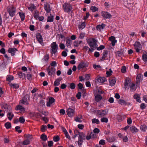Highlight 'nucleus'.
Returning <instances> with one entry per match:
<instances>
[{
  "mask_svg": "<svg viewBox=\"0 0 147 147\" xmlns=\"http://www.w3.org/2000/svg\"><path fill=\"white\" fill-rule=\"evenodd\" d=\"M87 42L91 48H94L96 49L98 47L97 41L94 38L87 39Z\"/></svg>",
  "mask_w": 147,
  "mask_h": 147,
  "instance_id": "1",
  "label": "nucleus"
},
{
  "mask_svg": "<svg viewBox=\"0 0 147 147\" xmlns=\"http://www.w3.org/2000/svg\"><path fill=\"white\" fill-rule=\"evenodd\" d=\"M63 8L64 11L67 13L69 12L73 9L72 5L70 3H67L63 4Z\"/></svg>",
  "mask_w": 147,
  "mask_h": 147,
  "instance_id": "2",
  "label": "nucleus"
},
{
  "mask_svg": "<svg viewBox=\"0 0 147 147\" xmlns=\"http://www.w3.org/2000/svg\"><path fill=\"white\" fill-rule=\"evenodd\" d=\"M78 133L79 136L78 140V144L79 146H80L82 145L83 142V140H85V136L83 133L77 132Z\"/></svg>",
  "mask_w": 147,
  "mask_h": 147,
  "instance_id": "3",
  "label": "nucleus"
},
{
  "mask_svg": "<svg viewBox=\"0 0 147 147\" xmlns=\"http://www.w3.org/2000/svg\"><path fill=\"white\" fill-rule=\"evenodd\" d=\"M51 48L52 51L51 53L52 54H55L57 52L58 48L57 45L56 44V42H53L51 44Z\"/></svg>",
  "mask_w": 147,
  "mask_h": 147,
  "instance_id": "4",
  "label": "nucleus"
},
{
  "mask_svg": "<svg viewBox=\"0 0 147 147\" xmlns=\"http://www.w3.org/2000/svg\"><path fill=\"white\" fill-rule=\"evenodd\" d=\"M7 11L9 16L12 17L15 15L16 13V9L13 6H10L7 9Z\"/></svg>",
  "mask_w": 147,
  "mask_h": 147,
  "instance_id": "5",
  "label": "nucleus"
},
{
  "mask_svg": "<svg viewBox=\"0 0 147 147\" xmlns=\"http://www.w3.org/2000/svg\"><path fill=\"white\" fill-rule=\"evenodd\" d=\"M48 74L49 76L53 75L55 74V68L54 67H49L47 69Z\"/></svg>",
  "mask_w": 147,
  "mask_h": 147,
  "instance_id": "6",
  "label": "nucleus"
},
{
  "mask_svg": "<svg viewBox=\"0 0 147 147\" xmlns=\"http://www.w3.org/2000/svg\"><path fill=\"white\" fill-rule=\"evenodd\" d=\"M97 114L100 116V117H102L106 115L108 113L107 111L106 110H98L97 111Z\"/></svg>",
  "mask_w": 147,
  "mask_h": 147,
  "instance_id": "7",
  "label": "nucleus"
},
{
  "mask_svg": "<svg viewBox=\"0 0 147 147\" xmlns=\"http://www.w3.org/2000/svg\"><path fill=\"white\" fill-rule=\"evenodd\" d=\"M101 14L103 17L106 19H110L112 17V15L108 12L102 11L101 12Z\"/></svg>",
  "mask_w": 147,
  "mask_h": 147,
  "instance_id": "8",
  "label": "nucleus"
},
{
  "mask_svg": "<svg viewBox=\"0 0 147 147\" xmlns=\"http://www.w3.org/2000/svg\"><path fill=\"white\" fill-rule=\"evenodd\" d=\"M68 116L69 117H72L74 115V110L69 108L66 111Z\"/></svg>",
  "mask_w": 147,
  "mask_h": 147,
  "instance_id": "9",
  "label": "nucleus"
},
{
  "mask_svg": "<svg viewBox=\"0 0 147 147\" xmlns=\"http://www.w3.org/2000/svg\"><path fill=\"white\" fill-rule=\"evenodd\" d=\"M36 37L42 46L44 45L43 42V39L41 35L39 33H37L36 34Z\"/></svg>",
  "mask_w": 147,
  "mask_h": 147,
  "instance_id": "10",
  "label": "nucleus"
},
{
  "mask_svg": "<svg viewBox=\"0 0 147 147\" xmlns=\"http://www.w3.org/2000/svg\"><path fill=\"white\" fill-rule=\"evenodd\" d=\"M29 96L28 95H26L21 100V103L23 104L28 105V102L29 100Z\"/></svg>",
  "mask_w": 147,
  "mask_h": 147,
  "instance_id": "11",
  "label": "nucleus"
},
{
  "mask_svg": "<svg viewBox=\"0 0 147 147\" xmlns=\"http://www.w3.org/2000/svg\"><path fill=\"white\" fill-rule=\"evenodd\" d=\"M135 49L136 52H139L140 48L141 47V45L140 43L138 42H136L134 44Z\"/></svg>",
  "mask_w": 147,
  "mask_h": 147,
  "instance_id": "12",
  "label": "nucleus"
},
{
  "mask_svg": "<svg viewBox=\"0 0 147 147\" xmlns=\"http://www.w3.org/2000/svg\"><path fill=\"white\" fill-rule=\"evenodd\" d=\"M2 107L3 109H5V111H8L11 110V108L9 105H8L6 103H4L2 105Z\"/></svg>",
  "mask_w": 147,
  "mask_h": 147,
  "instance_id": "13",
  "label": "nucleus"
},
{
  "mask_svg": "<svg viewBox=\"0 0 147 147\" xmlns=\"http://www.w3.org/2000/svg\"><path fill=\"white\" fill-rule=\"evenodd\" d=\"M17 51V49L15 48H10L8 50V52L11 53L12 56L14 55L16 52Z\"/></svg>",
  "mask_w": 147,
  "mask_h": 147,
  "instance_id": "14",
  "label": "nucleus"
},
{
  "mask_svg": "<svg viewBox=\"0 0 147 147\" xmlns=\"http://www.w3.org/2000/svg\"><path fill=\"white\" fill-rule=\"evenodd\" d=\"M44 9L47 13L50 12L51 9L50 5L48 3H46L44 4Z\"/></svg>",
  "mask_w": 147,
  "mask_h": 147,
  "instance_id": "15",
  "label": "nucleus"
},
{
  "mask_svg": "<svg viewBox=\"0 0 147 147\" xmlns=\"http://www.w3.org/2000/svg\"><path fill=\"white\" fill-rule=\"evenodd\" d=\"M87 67L86 64L84 62H80L78 66L77 69L78 70H80L81 69L86 67Z\"/></svg>",
  "mask_w": 147,
  "mask_h": 147,
  "instance_id": "16",
  "label": "nucleus"
},
{
  "mask_svg": "<svg viewBox=\"0 0 147 147\" xmlns=\"http://www.w3.org/2000/svg\"><path fill=\"white\" fill-rule=\"evenodd\" d=\"M131 84V80H128L127 79H126L125 81V83L124 84V86L125 89L127 88L128 86H130Z\"/></svg>",
  "mask_w": 147,
  "mask_h": 147,
  "instance_id": "17",
  "label": "nucleus"
},
{
  "mask_svg": "<svg viewBox=\"0 0 147 147\" xmlns=\"http://www.w3.org/2000/svg\"><path fill=\"white\" fill-rule=\"evenodd\" d=\"M97 82L99 83H103L107 81L106 78L103 77L98 78L97 79Z\"/></svg>",
  "mask_w": 147,
  "mask_h": 147,
  "instance_id": "18",
  "label": "nucleus"
},
{
  "mask_svg": "<svg viewBox=\"0 0 147 147\" xmlns=\"http://www.w3.org/2000/svg\"><path fill=\"white\" fill-rule=\"evenodd\" d=\"M62 80L61 78L59 77L55 80L54 82V85L56 86H58L60 84V82Z\"/></svg>",
  "mask_w": 147,
  "mask_h": 147,
  "instance_id": "19",
  "label": "nucleus"
},
{
  "mask_svg": "<svg viewBox=\"0 0 147 147\" xmlns=\"http://www.w3.org/2000/svg\"><path fill=\"white\" fill-rule=\"evenodd\" d=\"M116 81V78H115L110 79L109 81L110 85L111 86H113L115 84Z\"/></svg>",
  "mask_w": 147,
  "mask_h": 147,
  "instance_id": "20",
  "label": "nucleus"
},
{
  "mask_svg": "<svg viewBox=\"0 0 147 147\" xmlns=\"http://www.w3.org/2000/svg\"><path fill=\"white\" fill-rule=\"evenodd\" d=\"M105 26V25L102 24L101 25H98L96 27V28L97 30L100 31L101 30L103 29Z\"/></svg>",
  "mask_w": 147,
  "mask_h": 147,
  "instance_id": "21",
  "label": "nucleus"
},
{
  "mask_svg": "<svg viewBox=\"0 0 147 147\" xmlns=\"http://www.w3.org/2000/svg\"><path fill=\"white\" fill-rule=\"evenodd\" d=\"M16 109L17 110H19L21 112H24L25 111V108L21 105H20L17 106Z\"/></svg>",
  "mask_w": 147,
  "mask_h": 147,
  "instance_id": "22",
  "label": "nucleus"
},
{
  "mask_svg": "<svg viewBox=\"0 0 147 147\" xmlns=\"http://www.w3.org/2000/svg\"><path fill=\"white\" fill-rule=\"evenodd\" d=\"M102 97L99 94H97L95 96V100L96 102H98L100 101L102 99Z\"/></svg>",
  "mask_w": 147,
  "mask_h": 147,
  "instance_id": "23",
  "label": "nucleus"
},
{
  "mask_svg": "<svg viewBox=\"0 0 147 147\" xmlns=\"http://www.w3.org/2000/svg\"><path fill=\"white\" fill-rule=\"evenodd\" d=\"M130 129L132 133L134 134L136 133L138 131V129L134 126L130 127Z\"/></svg>",
  "mask_w": 147,
  "mask_h": 147,
  "instance_id": "24",
  "label": "nucleus"
},
{
  "mask_svg": "<svg viewBox=\"0 0 147 147\" xmlns=\"http://www.w3.org/2000/svg\"><path fill=\"white\" fill-rule=\"evenodd\" d=\"M118 102L119 104H121L122 105H126L127 104H129V103L126 102L123 99H120L118 101Z\"/></svg>",
  "mask_w": 147,
  "mask_h": 147,
  "instance_id": "25",
  "label": "nucleus"
},
{
  "mask_svg": "<svg viewBox=\"0 0 147 147\" xmlns=\"http://www.w3.org/2000/svg\"><path fill=\"white\" fill-rule=\"evenodd\" d=\"M142 58L144 61L147 62V52H145V54L142 55Z\"/></svg>",
  "mask_w": 147,
  "mask_h": 147,
  "instance_id": "26",
  "label": "nucleus"
},
{
  "mask_svg": "<svg viewBox=\"0 0 147 147\" xmlns=\"http://www.w3.org/2000/svg\"><path fill=\"white\" fill-rule=\"evenodd\" d=\"M39 15V11L37 10H35L34 15V17L35 19L36 20H37Z\"/></svg>",
  "mask_w": 147,
  "mask_h": 147,
  "instance_id": "27",
  "label": "nucleus"
},
{
  "mask_svg": "<svg viewBox=\"0 0 147 147\" xmlns=\"http://www.w3.org/2000/svg\"><path fill=\"white\" fill-rule=\"evenodd\" d=\"M49 55L48 54H47L42 59V61L43 62H44L45 61L47 62L49 60Z\"/></svg>",
  "mask_w": 147,
  "mask_h": 147,
  "instance_id": "28",
  "label": "nucleus"
},
{
  "mask_svg": "<svg viewBox=\"0 0 147 147\" xmlns=\"http://www.w3.org/2000/svg\"><path fill=\"white\" fill-rule=\"evenodd\" d=\"M10 86L11 87L15 88V89H18L19 87V85L18 84H9Z\"/></svg>",
  "mask_w": 147,
  "mask_h": 147,
  "instance_id": "29",
  "label": "nucleus"
},
{
  "mask_svg": "<svg viewBox=\"0 0 147 147\" xmlns=\"http://www.w3.org/2000/svg\"><path fill=\"white\" fill-rule=\"evenodd\" d=\"M142 77L143 76L142 75L141 76L140 74L138 75L136 77L137 82V83L140 82Z\"/></svg>",
  "mask_w": 147,
  "mask_h": 147,
  "instance_id": "30",
  "label": "nucleus"
},
{
  "mask_svg": "<svg viewBox=\"0 0 147 147\" xmlns=\"http://www.w3.org/2000/svg\"><path fill=\"white\" fill-rule=\"evenodd\" d=\"M134 97L137 102H140V97L139 95L136 94L134 95Z\"/></svg>",
  "mask_w": 147,
  "mask_h": 147,
  "instance_id": "31",
  "label": "nucleus"
},
{
  "mask_svg": "<svg viewBox=\"0 0 147 147\" xmlns=\"http://www.w3.org/2000/svg\"><path fill=\"white\" fill-rule=\"evenodd\" d=\"M13 76L11 75L8 76L7 77L6 80L7 81L10 82L13 80Z\"/></svg>",
  "mask_w": 147,
  "mask_h": 147,
  "instance_id": "32",
  "label": "nucleus"
},
{
  "mask_svg": "<svg viewBox=\"0 0 147 147\" xmlns=\"http://www.w3.org/2000/svg\"><path fill=\"white\" fill-rule=\"evenodd\" d=\"M130 90L131 91L135 90L136 89V88L135 87V84H131L130 85Z\"/></svg>",
  "mask_w": 147,
  "mask_h": 147,
  "instance_id": "33",
  "label": "nucleus"
},
{
  "mask_svg": "<svg viewBox=\"0 0 147 147\" xmlns=\"http://www.w3.org/2000/svg\"><path fill=\"white\" fill-rule=\"evenodd\" d=\"M54 17L53 16H51V14H50V16H48L47 21L48 22H52L53 21Z\"/></svg>",
  "mask_w": 147,
  "mask_h": 147,
  "instance_id": "34",
  "label": "nucleus"
},
{
  "mask_svg": "<svg viewBox=\"0 0 147 147\" xmlns=\"http://www.w3.org/2000/svg\"><path fill=\"white\" fill-rule=\"evenodd\" d=\"M41 139L43 141H45L47 140V136L44 134H42L40 136Z\"/></svg>",
  "mask_w": 147,
  "mask_h": 147,
  "instance_id": "35",
  "label": "nucleus"
},
{
  "mask_svg": "<svg viewBox=\"0 0 147 147\" xmlns=\"http://www.w3.org/2000/svg\"><path fill=\"white\" fill-rule=\"evenodd\" d=\"M146 126L145 125H143L140 126V130L143 131H145L146 129Z\"/></svg>",
  "mask_w": 147,
  "mask_h": 147,
  "instance_id": "36",
  "label": "nucleus"
},
{
  "mask_svg": "<svg viewBox=\"0 0 147 147\" xmlns=\"http://www.w3.org/2000/svg\"><path fill=\"white\" fill-rule=\"evenodd\" d=\"M5 127L7 129L10 128L11 127V124L9 122H7L5 124Z\"/></svg>",
  "mask_w": 147,
  "mask_h": 147,
  "instance_id": "37",
  "label": "nucleus"
},
{
  "mask_svg": "<svg viewBox=\"0 0 147 147\" xmlns=\"http://www.w3.org/2000/svg\"><path fill=\"white\" fill-rule=\"evenodd\" d=\"M85 22H84L81 23L80 25H79L78 28L80 29H82L85 27Z\"/></svg>",
  "mask_w": 147,
  "mask_h": 147,
  "instance_id": "38",
  "label": "nucleus"
},
{
  "mask_svg": "<svg viewBox=\"0 0 147 147\" xmlns=\"http://www.w3.org/2000/svg\"><path fill=\"white\" fill-rule=\"evenodd\" d=\"M7 61L5 62L4 61L0 65V67H2L3 68H6V65H7Z\"/></svg>",
  "mask_w": 147,
  "mask_h": 147,
  "instance_id": "39",
  "label": "nucleus"
},
{
  "mask_svg": "<svg viewBox=\"0 0 147 147\" xmlns=\"http://www.w3.org/2000/svg\"><path fill=\"white\" fill-rule=\"evenodd\" d=\"M36 8V7L34 4H31L30 7H28V9L31 11H32Z\"/></svg>",
  "mask_w": 147,
  "mask_h": 147,
  "instance_id": "40",
  "label": "nucleus"
},
{
  "mask_svg": "<svg viewBox=\"0 0 147 147\" xmlns=\"http://www.w3.org/2000/svg\"><path fill=\"white\" fill-rule=\"evenodd\" d=\"M90 9L93 12H94L98 10V8L95 6H92L90 8Z\"/></svg>",
  "mask_w": 147,
  "mask_h": 147,
  "instance_id": "41",
  "label": "nucleus"
},
{
  "mask_svg": "<svg viewBox=\"0 0 147 147\" xmlns=\"http://www.w3.org/2000/svg\"><path fill=\"white\" fill-rule=\"evenodd\" d=\"M92 122L93 123H96L97 124H98L99 123V120L96 118H94L92 120Z\"/></svg>",
  "mask_w": 147,
  "mask_h": 147,
  "instance_id": "42",
  "label": "nucleus"
},
{
  "mask_svg": "<svg viewBox=\"0 0 147 147\" xmlns=\"http://www.w3.org/2000/svg\"><path fill=\"white\" fill-rule=\"evenodd\" d=\"M19 121L22 123H23L24 122L25 120L24 118L23 117L21 116L19 117Z\"/></svg>",
  "mask_w": 147,
  "mask_h": 147,
  "instance_id": "43",
  "label": "nucleus"
},
{
  "mask_svg": "<svg viewBox=\"0 0 147 147\" xmlns=\"http://www.w3.org/2000/svg\"><path fill=\"white\" fill-rule=\"evenodd\" d=\"M19 14L22 21H23L25 19V15L23 13H19Z\"/></svg>",
  "mask_w": 147,
  "mask_h": 147,
  "instance_id": "44",
  "label": "nucleus"
},
{
  "mask_svg": "<svg viewBox=\"0 0 147 147\" xmlns=\"http://www.w3.org/2000/svg\"><path fill=\"white\" fill-rule=\"evenodd\" d=\"M47 128V126L46 125H42L41 126V130L42 132L45 131Z\"/></svg>",
  "mask_w": 147,
  "mask_h": 147,
  "instance_id": "45",
  "label": "nucleus"
},
{
  "mask_svg": "<svg viewBox=\"0 0 147 147\" xmlns=\"http://www.w3.org/2000/svg\"><path fill=\"white\" fill-rule=\"evenodd\" d=\"M30 144V141L28 139H26L22 142V144L24 145H28Z\"/></svg>",
  "mask_w": 147,
  "mask_h": 147,
  "instance_id": "46",
  "label": "nucleus"
},
{
  "mask_svg": "<svg viewBox=\"0 0 147 147\" xmlns=\"http://www.w3.org/2000/svg\"><path fill=\"white\" fill-rule=\"evenodd\" d=\"M7 115L9 116L8 118L9 120H11L14 116V115L13 114H11V112L8 113Z\"/></svg>",
  "mask_w": 147,
  "mask_h": 147,
  "instance_id": "47",
  "label": "nucleus"
},
{
  "mask_svg": "<svg viewBox=\"0 0 147 147\" xmlns=\"http://www.w3.org/2000/svg\"><path fill=\"white\" fill-rule=\"evenodd\" d=\"M60 138L59 136H54L53 137V140L56 142L58 141L59 140Z\"/></svg>",
  "mask_w": 147,
  "mask_h": 147,
  "instance_id": "48",
  "label": "nucleus"
},
{
  "mask_svg": "<svg viewBox=\"0 0 147 147\" xmlns=\"http://www.w3.org/2000/svg\"><path fill=\"white\" fill-rule=\"evenodd\" d=\"M76 87V84L75 83H72L70 84L69 87L72 89H74Z\"/></svg>",
  "mask_w": 147,
  "mask_h": 147,
  "instance_id": "49",
  "label": "nucleus"
},
{
  "mask_svg": "<svg viewBox=\"0 0 147 147\" xmlns=\"http://www.w3.org/2000/svg\"><path fill=\"white\" fill-rule=\"evenodd\" d=\"M108 121V119L106 117H103L101 120V121L102 122L107 123Z\"/></svg>",
  "mask_w": 147,
  "mask_h": 147,
  "instance_id": "50",
  "label": "nucleus"
},
{
  "mask_svg": "<svg viewBox=\"0 0 147 147\" xmlns=\"http://www.w3.org/2000/svg\"><path fill=\"white\" fill-rule=\"evenodd\" d=\"M66 44L68 45H69L71 44V41L70 39H67L66 40Z\"/></svg>",
  "mask_w": 147,
  "mask_h": 147,
  "instance_id": "51",
  "label": "nucleus"
},
{
  "mask_svg": "<svg viewBox=\"0 0 147 147\" xmlns=\"http://www.w3.org/2000/svg\"><path fill=\"white\" fill-rule=\"evenodd\" d=\"M49 101L51 104H53L55 102V99L53 97H51L49 98Z\"/></svg>",
  "mask_w": 147,
  "mask_h": 147,
  "instance_id": "52",
  "label": "nucleus"
},
{
  "mask_svg": "<svg viewBox=\"0 0 147 147\" xmlns=\"http://www.w3.org/2000/svg\"><path fill=\"white\" fill-rule=\"evenodd\" d=\"M93 68L95 69H97L98 68H101V67L99 65H96L95 64H93Z\"/></svg>",
  "mask_w": 147,
  "mask_h": 147,
  "instance_id": "53",
  "label": "nucleus"
},
{
  "mask_svg": "<svg viewBox=\"0 0 147 147\" xmlns=\"http://www.w3.org/2000/svg\"><path fill=\"white\" fill-rule=\"evenodd\" d=\"M108 53V52L107 50L104 51L102 53V56L104 57L105 58H106L107 55Z\"/></svg>",
  "mask_w": 147,
  "mask_h": 147,
  "instance_id": "54",
  "label": "nucleus"
},
{
  "mask_svg": "<svg viewBox=\"0 0 147 147\" xmlns=\"http://www.w3.org/2000/svg\"><path fill=\"white\" fill-rule=\"evenodd\" d=\"M105 48V47L103 45H100L99 47H97V48L96 49H97L98 50H100L104 49Z\"/></svg>",
  "mask_w": 147,
  "mask_h": 147,
  "instance_id": "55",
  "label": "nucleus"
},
{
  "mask_svg": "<svg viewBox=\"0 0 147 147\" xmlns=\"http://www.w3.org/2000/svg\"><path fill=\"white\" fill-rule=\"evenodd\" d=\"M109 71H107L106 74L108 76H110L112 74V71L111 70V69H109Z\"/></svg>",
  "mask_w": 147,
  "mask_h": 147,
  "instance_id": "56",
  "label": "nucleus"
},
{
  "mask_svg": "<svg viewBox=\"0 0 147 147\" xmlns=\"http://www.w3.org/2000/svg\"><path fill=\"white\" fill-rule=\"evenodd\" d=\"M78 86L79 89L82 90V89L83 88V85L81 83H79L78 84Z\"/></svg>",
  "mask_w": 147,
  "mask_h": 147,
  "instance_id": "57",
  "label": "nucleus"
},
{
  "mask_svg": "<svg viewBox=\"0 0 147 147\" xmlns=\"http://www.w3.org/2000/svg\"><path fill=\"white\" fill-rule=\"evenodd\" d=\"M81 96V92H78L76 95V97L78 99L80 98Z\"/></svg>",
  "mask_w": 147,
  "mask_h": 147,
  "instance_id": "58",
  "label": "nucleus"
},
{
  "mask_svg": "<svg viewBox=\"0 0 147 147\" xmlns=\"http://www.w3.org/2000/svg\"><path fill=\"white\" fill-rule=\"evenodd\" d=\"M65 46L62 43L60 44L59 45V47L61 49H64L65 48Z\"/></svg>",
  "mask_w": 147,
  "mask_h": 147,
  "instance_id": "59",
  "label": "nucleus"
},
{
  "mask_svg": "<svg viewBox=\"0 0 147 147\" xmlns=\"http://www.w3.org/2000/svg\"><path fill=\"white\" fill-rule=\"evenodd\" d=\"M99 132V129L97 128H95L93 130V132L95 133H98Z\"/></svg>",
  "mask_w": 147,
  "mask_h": 147,
  "instance_id": "60",
  "label": "nucleus"
},
{
  "mask_svg": "<svg viewBox=\"0 0 147 147\" xmlns=\"http://www.w3.org/2000/svg\"><path fill=\"white\" fill-rule=\"evenodd\" d=\"M48 146L49 147H51L53 144V142L52 141H49L48 142Z\"/></svg>",
  "mask_w": 147,
  "mask_h": 147,
  "instance_id": "61",
  "label": "nucleus"
},
{
  "mask_svg": "<svg viewBox=\"0 0 147 147\" xmlns=\"http://www.w3.org/2000/svg\"><path fill=\"white\" fill-rule=\"evenodd\" d=\"M31 77L32 75L31 74H28L26 76V77L27 78V79L29 80H31Z\"/></svg>",
  "mask_w": 147,
  "mask_h": 147,
  "instance_id": "62",
  "label": "nucleus"
},
{
  "mask_svg": "<svg viewBox=\"0 0 147 147\" xmlns=\"http://www.w3.org/2000/svg\"><path fill=\"white\" fill-rule=\"evenodd\" d=\"M42 120L45 121V123H47L49 121L48 119L45 117H44L42 118Z\"/></svg>",
  "mask_w": 147,
  "mask_h": 147,
  "instance_id": "63",
  "label": "nucleus"
},
{
  "mask_svg": "<svg viewBox=\"0 0 147 147\" xmlns=\"http://www.w3.org/2000/svg\"><path fill=\"white\" fill-rule=\"evenodd\" d=\"M84 36L85 34L83 33H81L80 34L79 37L80 39H82L84 38Z\"/></svg>",
  "mask_w": 147,
  "mask_h": 147,
  "instance_id": "64",
  "label": "nucleus"
}]
</instances>
